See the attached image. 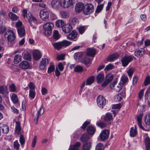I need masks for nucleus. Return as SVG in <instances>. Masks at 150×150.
Masks as SVG:
<instances>
[{
  "label": "nucleus",
  "instance_id": "21",
  "mask_svg": "<svg viewBox=\"0 0 150 150\" xmlns=\"http://www.w3.org/2000/svg\"><path fill=\"white\" fill-rule=\"evenodd\" d=\"M145 150H150V138L148 136L144 140Z\"/></svg>",
  "mask_w": 150,
  "mask_h": 150
},
{
  "label": "nucleus",
  "instance_id": "59",
  "mask_svg": "<svg viewBox=\"0 0 150 150\" xmlns=\"http://www.w3.org/2000/svg\"><path fill=\"white\" fill-rule=\"evenodd\" d=\"M133 72L134 70L132 68H130L127 71V72L129 77H131L132 76Z\"/></svg>",
  "mask_w": 150,
  "mask_h": 150
},
{
  "label": "nucleus",
  "instance_id": "14",
  "mask_svg": "<svg viewBox=\"0 0 150 150\" xmlns=\"http://www.w3.org/2000/svg\"><path fill=\"white\" fill-rule=\"evenodd\" d=\"M144 53L145 50L143 48H139L135 51L134 55L137 57H141L144 55Z\"/></svg>",
  "mask_w": 150,
  "mask_h": 150
},
{
  "label": "nucleus",
  "instance_id": "44",
  "mask_svg": "<svg viewBox=\"0 0 150 150\" xmlns=\"http://www.w3.org/2000/svg\"><path fill=\"white\" fill-rule=\"evenodd\" d=\"M35 90H30L29 93V97L30 98L34 99L35 96Z\"/></svg>",
  "mask_w": 150,
  "mask_h": 150
},
{
  "label": "nucleus",
  "instance_id": "23",
  "mask_svg": "<svg viewBox=\"0 0 150 150\" xmlns=\"http://www.w3.org/2000/svg\"><path fill=\"white\" fill-rule=\"evenodd\" d=\"M119 55L117 54H113L110 55L107 58V61L111 62L117 59L119 57Z\"/></svg>",
  "mask_w": 150,
  "mask_h": 150
},
{
  "label": "nucleus",
  "instance_id": "30",
  "mask_svg": "<svg viewBox=\"0 0 150 150\" xmlns=\"http://www.w3.org/2000/svg\"><path fill=\"white\" fill-rule=\"evenodd\" d=\"M7 87L5 86H0V93L2 94L7 93Z\"/></svg>",
  "mask_w": 150,
  "mask_h": 150
},
{
  "label": "nucleus",
  "instance_id": "10",
  "mask_svg": "<svg viewBox=\"0 0 150 150\" xmlns=\"http://www.w3.org/2000/svg\"><path fill=\"white\" fill-rule=\"evenodd\" d=\"M40 18L43 21H47L49 19V12L45 9H43L40 11Z\"/></svg>",
  "mask_w": 150,
  "mask_h": 150
},
{
  "label": "nucleus",
  "instance_id": "2",
  "mask_svg": "<svg viewBox=\"0 0 150 150\" xmlns=\"http://www.w3.org/2000/svg\"><path fill=\"white\" fill-rule=\"evenodd\" d=\"M71 43V42L64 40L61 42H54L52 45L55 49L59 50L63 47L68 46Z\"/></svg>",
  "mask_w": 150,
  "mask_h": 150
},
{
  "label": "nucleus",
  "instance_id": "16",
  "mask_svg": "<svg viewBox=\"0 0 150 150\" xmlns=\"http://www.w3.org/2000/svg\"><path fill=\"white\" fill-rule=\"evenodd\" d=\"M72 29V26L70 24H65L62 28L63 31L65 33H69Z\"/></svg>",
  "mask_w": 150,
  "mask_h": 150
},
{
  "label": "nucleus",
  "instance_id": "48",
  "mask_svg": "<svg viewBox=\"0 0 150 150\" xmlns=\"http://www.w3.org/2000/svg\"><path fill=\"white\" fill-rule=\"evenodd\" d=\"M91 60L90 59L88 58H86L83 59L81 62L84 64L86 65L88 64H90L91 63Z\"/></svg>",
  "mask_w": 150,
  "mask_h": 150
},
{
  "label": "nucleus",
  "instance_id": "26",
  "mask_svg": "<svg viewBox=\"0 0 150 150\" xmlns=\"http://www.w3.org/2000/svg\"><path fill=\"white\" fill-rule=\"evenodd\" d=\"M87 54L88 56L93 57L96 54L95 50L92 48H88L87 51Z\"/></svg>",
  "mask_w": 150,
  "mask_h": 150
},
{
  "label": "nucleus",
  "instance_id": "34",
  "mask_svg": "<svg viewBox=\"0 0 150 150\" xmlns=\"http://www.w3.org/2000/svg\"><path fill=\"white\" fill-rule=\"evenodd\" d=\"M112 119V116L111 114L109 112L107 113L105 116V120L106 121H108Z\"/></svg>",
  "mask_w": 150,
  "mask_h": 150
},
{
  "label": "nucleus",
  "instance_id": "62",
  "mask_svg": "<svg viewBox=\"0 0 150 150\" xmlns=\"http://www.w3.org/2000/svg\"><path fill=\"white\" fill-rule=\"evenodd\" d=\"M96 129L94 127L90 126L87 127V131H95Z\"/></svg>",
  "mask_w": 150,
  "mask_h": 150
},
{
  "label": "nucleus",
  "instance_id": "43",
  "mask_svg": "<svg viewBox=\"0 0 150 150\" xmlns=\"http://www.w3.org/2000/svg\"><path fill=\"white\" fill-rule=\"evenodd\" d=\"M123 96L121 94H118L115 96L114 97V99L116 101H120L123 98Z\"/></svg>",
  "mask_w": 150,
  "mask_h": 150
},
{
  "label": "nucleus",
  "instance_id": "39",
  "mask_svg": "<svg viewBox=\"0 0 150 150\" xmlns=\"http://www.w3.org/2000/svg\"><path fill=\"white\" fill-rule=\"evenodd\" d=\"M70 23L71 25H74L76 24H78L79 21L77 18H71L69 20Z\"/></svg>",
  "mask_w": 150,
  "mask_h": 150
},
{
  "label": "nucleus",
  "instance_id": "40",
  "mask_svg": "<svg viewBox=\"0 0 150 150\" xmlns=\"http://www.w3.org/2000/svg\"><path fill=\"white\" fill-rule=\"evenodd\" d=\"M83 52H79L76 53L74 54V59H79L83 56Z\"/></svg>",
  "mask_w": 150,
  "mask_h": 150
},
{
  "label": "nucleus",
  "instance_id": "38",
  "mask_svg": "<svg viewBox=\"0 0 150 150\" xmlns=\"http://www.w3.org/2000/svg\"><path fill=\"white\" fill-rule=\"evenodd\" d=\"M19 142L22 147L25 142V139L24 136L22 134H21L20 136Z\"/></svg>",
  "mask_w": 150,
  "mask_h": 150
},
{
  "label": "nucleus",
  "instance_id": "51",
  "mask_svg": "<svg viewBox=\"0 0 150 150\" xmlns=\"http://www.w3.org/2000/svg\"><path fill=\"white\" fill-rule=\"evenodd\" d=\"M121 80L123 83L125 84L128 81V79L127 76L124 75L122 76Z\"/></svg>",
  "mask_w": 150,
  "mask_h": 150
},
{
  "label": "nucleus",
  "instance_id": "61",
  "mask_svg": "<svg viewBox=\"0 0 150 150\" xmlns=\"http://www.w3.org/2000/svg\"><path fill=\"white\" fill-rule=\"evenodd\" d=\"M113 67L114 66L110 64L106 67L105 69L107 71H109L113 69Z\"/></svg>",
  "mask_w": 150,
  "mask_h": 150
},
{
  "label": "nucleus",
  "instance_id": "58",
  "mask_svg": "<svg viewBox=\"0 0 150 150\" xmlns=\"http://www.w3.org/2000/svg\"><path fill=\"white\" fill-rule=\"evenodd\" d=\"M30 90H35V86L34 83L32 82H30L28 85Z\"/></svg>",
  "mask_w": 150,
  "mask_h": 150
},
{
  "label": "nucleus",
  "instance_id": "6",
  "mask_svg": "<svg viewBox=\"0 0 150 150\" xmlns=\"http://www.w3.org/2000/svg\"><path fill=\"white\" fill-rule=\"evenodd\" d=\"M96 101L98 106L101 108H103L106 103L105 98L102 95H99L97 97Z\"/></svg>",
  "mask_w": 150,
  "mask_h": 150
},
{
  "label": "nucleus",
  "instance_id": "15",
  "mask_svg": "<svg viewBox=\"0 0 150 150\" xmlns=\"http://www.w3.org/2000/svg\"><path fill=\"white\" fill-rule=\"evenodd\" d=\"M49 63V61L48 59L46 58H43L41 62L40 65L39 67L41 69H44L46 65Z\"/></svg>",
  "mask_w": 150,
  "mask_h": 150
},
{
  "label": "nucleus",
  "instance_id": "46",
  "mask_svg": "<svg viewBox=\"0 0 150 150\" xmlns=\"http://www.w3.org/2000/svg\"><path fill=\"white\" fill-rule=\"evenodd\" d=\"M23 58L26 60L30 61L31 60V56L29 53H25L24 55Z\"/></svg>",
  "mask_w": 150,
  "mask_h": 150
},
{
  "label": "nucleus",
  "instance_id": "4",
  "mask_svg": "<svg viewBox=\"0 0 150 150\" xmlns=\"http://www.w3.org/2000/svg\"><path fill=\"white\" fill-rule=\"evenodd\" d=\"M45 30L44 33L47 36H50L52 34V29L54 27L53 24L51 22L47 23L43 26Z\"/></svg>",
  "mask_w": 150,
  "mask_h": 150
},
{
  "label": "nucleus",
  "instance_id": "53",
  "mask_svg": "<svg viewBox=\"0 0 150 150\" xmlns=\"http://www.w3.org/2000/svg\"><path fill=\"white\" fill-rule=\"evenodd\" d=\"M55 70L54 66L53 65L50 66L48 69L47 72L48 73H50L54 71Z\"/></svg>",
  "mask_w": 150,
  "mask_h": 150
},
{
  "label": "nucleus",
  "instance_id": "9",
  "mask_svg": "<svg viewBox=\"0 0 150 150\" xmlns=\"http://www.w3.org/2000/svg\"><path fill=\"white\" fill-rule=\"evenodd\" d=\"M94 7L91 4H88L85 6V8L83 10L84 13L85 15H88L93 12Z\"/></svg>",
  "mask_w": 150,
  "mask_h": 150
},
{
  "label": "nucleus",
  "instance_id": "32",
  "mask_svg": "<svg viewBox=\"0 0 150 150\" xmlns=\"http://www.w3.org/2000/svg\"><path fill=\"white\" fill-rule=\"evenodd\" d=\"M21 56L19 54H16L14 58V62L15 64H17L21 60Z\"/></svg>",
  "mask_w": 150,
  "mask_h": 150
},
{
  "label": "nucleus",
  "instance_id": "20",
  "mask_svg": "<svg viewBox=\"0 0 150 150\" xmlns=\"http://www.w3.org/2000/svg\"><path fill=\"white\" fill-rule=\"evenodd\" d=\"M33 58L35 60L39 59L42 57L40 52L39 50H35L33 51Z\"/></svg>",
  "mask_w": 150,
  "mask_h": 150
},
{
  "label": "nucleus",
  "instance_id": "64",
  "mask_svg": "<svg viewBox=\"0 0 150 150\" xmlns=\"http://www.w3.org/2000/svg\"><path fill=\"white\" fill-rule=\"evenodd\" d=\"M16 26L18 28H21V27H23L22 26V22L19 21L16 22Z\"/></svg>",
  "mask_w": 150,
  "mask_h": 150
},
{
  "label": "nucleus",
  "instance_id": "41",
  "mask_svg": "<svg viewBox=\"0 0 150 150\" xmlns=\"http://www.w3.org/2000/svg\"><path fill=\"white\" fill-rule=\"evenodd\" d=\"M144 120L146 125H150V113H149L146 115Z\"/></svg>",
  "mask_w": 150,
  "mask_h": 150
},
{
  "label": "nucleus",
  "instance_id": "18",
  "mask_svg": "<svg viewBox=\"0 0 150 150\" xmlns=\"http://www.w3.org/2000/svg\"><path fill=\"white\" fill-rule=\"evenodd\" d=\"M109 134V132H101L100 135V139L102 141H105L108 138Z\"/></svg>",
  "mask_w": 150,
  "mask_h": 150
},
{
  "label": "nucleus",
  "instance_id": "36",
  "mask_svg": "<svg viewBox=\"0 0 150 150\" xmlns=\"http://www.w3.org/2000/svg\"><path fill=\"white\" fill-rule=\"evenodd\" d=\"M94 78L93 76H91L89 77L86 80V85H90L94 81Z\"/></svg>",
  "mask_w": 150,
  "mask_h": 150
},
{
  "label": "nucleus",
  "instance_id": "31",
  "mask_svg": "<svg viewBox=\"0 0 150 150\" xmlns=\"http://www.w3.org/2000/svg\"><path fill=\"white\" fill-rule=\"evenodd\" d=\"M1 130L3 131H8L9 130L8 126L6 125H1L0 124V131Z\"/></svg>",
  "mask_w": 150,
  "mask_h": 150
},
{
  "label": "nucleus",
  "instance_id": "7",
  "mask_svg": "<svg viewBox=\"0 0 150 150\" xmlns=\"http://www.w3.org/2000/svg\"><path fill=\"white\" fill-rule=\"evenodd\" d=\"M44 111L43 105H42L38 111H35L34 112L33 115L35 120V122L36 124H38V120L39 116L42 115L44 113Z\"/></svg>",
  "mask_w": 150,
  "mask_h": 150
},
{
  "label": "nucleus",
  "instance_id": "29",
  "mask_svg": "<svg viewBox=\"0 0 150 150\" xmlns=\"http://www.w3.org/2000/svg\"><path fill=\"white\" fill-rule=\"evenodd\" d=\"M104 78V75L103 74H100L98 75L96 77V80L97 82L98 83H101Z\"/></svg>",
  "mask_w": 150,
  "mask_h": 150
},
{
  "label": "nucleus",
  "instance_id": "3",
  "mask_svg": "<svg viewBox=\"0 0 150 150\" xmlns=\"http://www.w3.org/2000/svg\"><path fill=\"white\" fill-rule=\"evenodd\" d=\"M5 37L11 44H13L16 42L15 35L12 30L7 31L5 34Z\"/></svg>",
  "mask_w": 150,
  "mask_h": 150
},
{
  "label": "nucleus",
  "instance_id": "12",
  "mask_svg": "<svg viewBox=\"0 0 150 150\" xmlns=\"http://www.w3.org/2000/svg\"><path fill=\"white\" fill-rule=\"evenodd\" d=\"M95 132H87L84 134L81 137L80 139L82 142H85L87 141L90 137V135H93Z\"/></svg>",
  "mask_w": 150,
  "mask_h": 150
},
{
  "label": "nucleus",
  "instance_id": "27",
  "mask_svg": "<svg viewBox=\"0 0 150 150\" xmlns=\"http://www.w3.org/2000/svg\"><path fill=\"white\" fill-rule=\"evenodd\" d=\"M19 35L23 37L25 35V30L23 27H21L17 29Z\"/></svg>",
  "mask_w": 150,
  "mask_h": 150
},
{
  "label": "nucleus",
  "instance_id": "19",
  "mask_svg": "<svg viewBox=\"0 0 150 150\" xmlns=\"http://www.w3.org/2000/svg\"><path fill=\"white\" fill-rule=\"evenodd\" d=\"M84 8V6L82 3H78L76 5L75 10L76 12L79 13L83 10Z\"/></svg>",
  "mask_w": 150,
  "mask_h": 150
},
{
  "label": "nucleus",
  "instance_id": "8",
  "mask_svg": "<svg viewBox=\"0 0 150 150\" xmlns=\"http://www.w3.org/2000/svg\"><path fill=\"white\" fill-rule=\"evenodd\" d=\"M117 79L114 80L110 84V86L111 88L114 89L116 92H119L122 89V84L119 83L117 84Z\"/></svg>",
  "mask_w": 150,
  "mask_h": 150
},
{
  "label": "nucleus",
  "instance_id": "17",
  "mask_svg": "<svg viewBox=\"0 0 150 150\" xmlns=\"http://www.w3.org/2000/svg\"><path fill=\"white\" fill-rule=\"evenodd\" d=\"M51 5L54 9H58L60 6V0H53L51 2Z\"/></svg>",
  "mask_w": 150,
  "mask_h": 150
},
{
  "label": "nucleus",
  "instance_id": "1",
  "mask_svg": "<svg viewBox=\"0 0 150 150\" xmlns=\"http://www.w3.org/2000/svg\"><path fill=\"white\" fill-rule=\"evenodd\" d=\"M23 15L24 18L26 17L28 19L30 26L33 29H35L36 27L35 25L37 24V21L36 19L33 16L31 13H27L26 9H24L23 11Z\"/></svg>",
  "mask_w": 150,
  "mask_h": 150
},
{
  "label": "nucleus",
  "instance_id": "47",
  "mask_svg": "<svg viewBox=\"0 0 150 150\" xmlns=\"http://www.w3.org/2000/svg\"><path fill=\"white\" fill-rule=\"evenodd\" d=\"M11 99L13 102L15 103H18V101L17 96L15 94H12L11 96Z\"/></svg>",
  "mask_w": 150,
  "mask_h": 150
},
{
  "label": "nucleus",
  "instance_id": "5",
  "mask_svg": "<svg viewBox=\"0 0 150 150\" xmlns=\"http://www.w3.org/2000/svg\"><path fill=\"white\" fill-rule=\"evenodd\" d=\"M60 6L63 8H68L73 5L74 3L73 0H60Z\"/></svg>",
  "mask_w": 150,
  "mask_h": 150
},
{
  "label": "nucleus",
  "instance_id": "52",
  "mask_svg": "<svg viewBox=\"0 0 150 150\" xmlns=\"http://www.w3.org/2000/svg\"><path fill=\"white\" fill-rule=\"evenodd\" d=\"M150 84V76H147L144 81V85L147 86Z\"/></svg>",
  "mask_w": 150,
  "mask_h": 150
},
{
  "label": "nucleus",
  "instance_id": "60",
  "mask_svg": "<svg viewBox=\"0 0 150 150\" xmlns=\"http://www.w3.org/2000/svg\"><path fill=\"white\" fill-rule=\"evenodd\" d=\"M103 4L98 6L96 10V12L98 13L100 12L103 9Z\"/></svg>",
  "mask_w": 150,
  "mask_h": 150
},
{
  "label": "nucleus",
  "instance_id": "25",
  "mask_svg": "<svg viewBox=\"0 0 150 150\" xmlns=\"http://www.w3.org/2000/svg\"><path fill=\"white\" fill-rule=\"evenodd\" d=\"M81 145V143L77 142L73 145H71L69 150H78V147H80Z\"/></svg>",
  "mask_w": 150,
  "mask_h": 150
},
{
  "label": "nucleus",
  "instance_id": "63",
  "mask_svg": "<svg viewBox=\"0 0 150 150\" xmlns=\"http://www.w3.org/2000/svg\"><path fill=\"white\" fill-rule=\"evenodd\" d=\"M144 89L141 90L139 92L138 94V97L139 99L141 100L144 95Z\"/></svg>",
  "mask_w": 150,
  "mask_h": 150
},
{
  "label": "nucleus",
  "instance_id": "28",
  "mask_svg": "<svg viewBox=\"0 0 150 150\" xmlns=\"http://www.w3.org/2000/svg\"><path fill=\"white\" fill-rule=\"evenodd\" d=\"M60 37V35L59 34L58 31L57 30H54L53 35V39L55 40H58Z\"/></svg>",
  "mask_w": 150,
  "mask_h": 150
},
{
  "label": "nucleus",
  "instance_id": "42",
  "mask_svg": "<svg viewBox=\"0 0 150 150\" xmlns=\"http://www.w3.org/2000/svg\"><path fill=\"white\" fill-rule=\"evenodd\" d=\"M9 17L13 21H16L18 19V17L15 14L12 12H10L8 14Z\"/></svg>",
  "mask_w": 150,
  "mask_h": 150
},
{
  "label": "nucleus",
  "instance_id": "54",
  "mask_svg": "<svg viewBox=\"0 0 150 150\" xmlns=\"http://www.w3.org/2000/svg\"><path fill=\"white\" fill-rule=\"evenodd\" d=\"M97 126L100 127L101 128H104L106 127V125L103 122H98L96 123Z\"/></svg>",
  "mask_w": 150,
  "mask_h": 150
},
{
  "label": "nucleus",
  "instance_id": "55",
  "mask_svg": "<svg viewBox=\"0 0 150 150\" xmlns=\"http://www.w3.org/2000/svg\"><path fill=\"white\" fill-rule=\"evenodd\" d=\"M103 145L101 143L98 144L96 146V150H103Z\"/></svg>",
  "mask_w": 150,
  "mask_h": 150
},
{
  "label": "nucleus",
  "instance_id": "45",
  "mask_svg": "<svg viewBox=\"0 0 150 150\" xmlns=\"http://www.w3.org/2000/svg\"><path fill=\"white\" fill-rule=\"evenodd\" d=\"M13 146L15 149L17 150H19L20 146V145L19 144L18 141L16 140L13 142Z\"/></svg>",
  "mask_w": 150,
  "mask_h": 150
},
{
  "label": "nucleus",
  "instance_id": "50",
  "mask_svg": "<svg viewBox=\"0 0 150 150\" xmlns=\"http://www.w3.org/2000/svg\"><path fill=\"white\" fill-rule=\"evenodd\" d=\"M74 70L76 72H79L82 71L83 70V68L82 67L78 65L74 68Z\"/></svg>",
  "mask_w": 150,
  "mask_h": 150
},
{
  "label": "nucleus",
  "instance_id": "24",
  "mask_svg": "<svg viewBox=\"0 0 150 150\" xmlns=\"http://www.w3.org/2000/svg\"><path fill=\"white\" fill-rule=\"evenodd\" d=\"M19 67L23 69H27L29 67L30 65L28 62L23 61L19 64Z\"/></svg>",
  "mask_w": 150,
  "mask_h": 150
},
{
  "label": "nucleus",
  "instance_id": "11",
  "mask_svg": "<svg viewBox=\"0 0 150 150\" xmlns=\"http://www.w3.org/2000/svg\"><path fill=\"white\" fill-rule=\"evenodd\" d=\"M133 59L131 56H125L123 57L122 60L121 62L123 67L126 66Z\"/></svg>",
  "mask_w": 150,
  "mask_h": 150
},
{
  "label": "nucleus",
  "instance_id": "37",
  "mask_svg": "<svg viewBox=\"0 0 150 150\" xmlns=\"http://www.w3.org/2000/svg\"><path fill=\"white\" fill-rule=\"evenodd\" d=\"M60 16L62 18H68L69 15L68 13L66 11H62L60 12Z\"/></svg>",
  "mask_w": 150,
  "mask_h": 150
},
{
  "label": "nucleus",
  "instance_id": "35",
  "mask_svg": "<svg viewBox=\"0 0 150 150\" xmlns=\"http://www.w3.org/2000/svg\"><path fill=\"white\" fill-rule=\"evenodd\" d=\"M64 24V21L61 20H57L56 22V25L57 27L59 28H62Z\"/></svg>",
  "mask_w": 150,
  "mask_h": 150
},
{
  "label": "nucleus",
  "instance_id": "56",
  "mask_svg": "<svg viewBox=\"0 0 150 150\" xmlns=\"http://www.w3.org/2000/svg\"><path fill=\"white\" fill-rule=\"evenodd\" d=\"M78 30L79 33L81 34H83L85 31V26H81L78 28Z\"/></svg>",
  "mask_w": 150,
  "mask_h": 150
},
{
  "label": "nucleus",
  "instance_id": "13",
  "mask_svg": "<svg viewBox=\"0 0 150 150\" xmlns=\"http://www.w3.org/2000/svg\"><path fill=\"white\" fill-rule=\"evenodd\" d=\"M113 79V76L112 74H108L106 76L105 81L102 84V86L103 87L105 86L112 81Z\"/></svg>",
  "mask_w": 150,
  "mask_h": 150
},
{
  "label": "nucleus",
  "instance_id": "57",
  "mask_svg": "<svg viewBox=\"0 0 150 150\" xmlns=\"http://www.w3.org/2000/svg\"><path fill=\"white\" fill-rule=\"evenodd\" d=\"M37 139V136H35L33 139V140L32 142L31 146L32 147L34 148L35 145L36 141Z\"/></svg>",
  "mask_w": 150,
  "mask_h": 150
},
{
  "label": "nucleus",
  "instance_id": "33",
  "mask_svg": "<svg viewBox=\"0 0 150 150\" xmlns=\"http://www.w3.org/2000/svg\"><path fill=\"white\" fill-rule=\"evenodd\" d=\"M91 144L90 142L84 144L82 147L83 150H90L91 148Z\"/></svg>",
  "mask_w": 150,
  "mask_h": 150
},
{
  "label": "nucleus",
  "instance_id": "22",
  "mask_svg": "<svg viewBox=\"0 0 150 150\" xmlns=\"http://www.w3.org/2000/svg\"><path fill=\"white\" fill-rule=\"evenodd\" d=\"M77 32L75 30H73L67 35V38L70 40L74 39L77 37Z\"/></svg>",
  "mask_w": 150,
  "mask_h": 150
},
{
  "label": "nucleus",
  "instance_id": "49",
  "mask_svg": "<svg viewBox=\"0 0 150 150\" xmlns=\"http://www.w3.org/2000/svg\"><path fill=\"white\" fill-rule=\"evenodd\" d=\"M9 90L11 92H16V86L13 84H11L9 86Z\"/></svg>",
  "mask_w": 150,
  "mask_h": 150
}]
</instances>
